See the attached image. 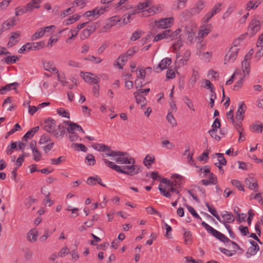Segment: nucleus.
Here are the masks:
<instances>
[{
	"label": "nucleus",
	"instance_id": "f257e3e1",
	"mask_svg": "<svg viewBox=\"0 0 263 263\" xmlns=\"http://www.w3.org/2000/svg\"><path fill=\"white\" fill-rule=\"evenodd\" d=\"M102 156L103 157H105V156L116 157L115 161L118 163L128 164L135 163V159L131 157L126 152L110 151L109 153L103 154Z\"/></svg>",
	"mask_w": 263,
	"mask_h": 263
},
{
	"label": "nucleus",
	"instance_id": "f03ea898",
	"mask_svg": "<svg viewBox=\"0 0 263 263\" xmlns=\"http://www.w3.org/2000/svg\"><path fill=\"white\" fill-rule=\"evenodd\" d=\"M183 33L182 30L178 28L173 32H171L170 30V37L171 40L178 39L172 46V48L174 51H176L183 45Z\"/></svg>",
	"mask_w": 263,
	"mask_h": 263
},
{
	"label": "nucleus",
	"instance_id": "7ed1b4c3",
	"mask_svg": "<svg viewBox=\"0 0 263 263\" xmlns=\"http://www.w3.org/2000/svg\"><path fill=\"white\" fill-rule=\"evenodd\" d=\"M176 185H177V183H175L174 181H172V183H171L169 186H167V190L166 189L162 187L161 184L159 185L158 189L161 194L166 198H171L173 193H175L178 196H181L179 191L175 187Z\"/></svg>",
	"mask_w": 263,
	"mask_h": 263
},
{
	"label": "nucleus",
	"instance_id": "20e7f679",
	"mask_svg": "<svg viewBox=\"0 0 263 263\" xmlns=\"http://www.w3.org/2000/svg\"><path fill=\"white\" fill-rule=\"evenodd\" d=\"M121 20L118 16H114L108 18L106 22L105 25L101 28V32H105L109 30L112 27L117 25L118 23H121Z\"/></svg>",
	"mask_w": 263,
	"mask_h": 263
},
{
	"label": "nucleus",
	"instance_id": "39448f33",
	"mask_svg": "<svg viewBox=\"0 0 263 263\" xmlns=\"http://www.w3.org/2000/svg\"><path fill=\"white\" fill-rule=\"evenodd\" d=\"M220 223H223L225 227L230 226L228 223H231L234 222L235 217L233 214L228 211H223L221 213Z\"/></svg>",
	"mask_w": 263,
	"mask_h": 263
},
{
	"label": "nucleus",
	"instance_id": "423d86ee",
	"mask_svg": "<svg viewBox=\"0 0 263 263\" xmlns=\"http://www.w3.org/2000/svg\"><path fill=\"white\" fill-rule=\"evenodd\" d=\"M108 6H105L101 7H96L92 10L88 11L84 13V15L87 17L93 16L98 18L101 14L108 11Z\"/></svg>",
	"mask_w": 263,
	"mask_h": 263
},
{
	"label": "nucleus",
	"instance_id": "0eeeda50",
	"mask_svg": "<svg viewBox=\"0 0 263 263\" xmlns=\"http://www.w3.org/2000/svg\"><path fill=\"white\" fill-rule=\"evenodd\" d=\"M174 18L173 17L161 18L159 21H155V24L156 27L160 29H167L171 27L173 24Z\"/></svg>",
	"mask_w": 263,
	"mask_h": 263
},
{
	"label": "nucleus",
	"instance_id": "6e6552de",
	"mask_svg": "<svg viewBox=\"0 0 263 263\" xmlns=\"http://www.w3.org/2000/svg\"><path fill=\"white\" fill-rule=\"evenodd\" d=\"M201 225L208 232L211 234L212 236H214L215 238L220 240L221 241L223 240V238H224L225 236L224 234L216 230L204 221L201 222Z\"/></svg>",
	"mask_w": 263,
	"mask_h": 263
},
{
	"label": "nucleus",
	"instance_id": "1a4fd4ad",
	"mask_svg": "<svg viewBox=\"0 0 263 263\" xmlns=\"http://www.w3.org/2000/svg\"><path fill=\"white\" fill-rule=\"evenodd\" d=\"M239 50V48L231 47L225 55L224 64H226L227 63L234 62L237 57Z\"/></svg>",
	"mask_w": 263,
	"mask_h": 263
},
{
	"label": "nucleus",
	"instance_id": "9d476101",
	"mask_svg": "<svg viewBox=\"0 0 263 263\" xmlns=\"http://www.w3.org/2000/svg\"><path fill=\"white\" fill-rule=\"evenodd\" d=\"M56 122L51 118L46 119L44 122V129L47 132L51 133L54 136L55 133Z\"/></svg>",
	"mask_w": 263,
	"mask_h": 263
},
{
	"label": "nucleus",
	"instance_id": "9b49d317",
	"mask_svg": "<svg viewBox=\"0 0 263 263\" xmlns=\"http://www.w3.org/2000/svg\"><path fill=\"white\" fill-rule=\"evenodd\" d=\"M183 37L185 36L187 38L186 43L191 44L194 40L195 31L190 27L185 26L182 30Z\"/></svg>",
	"mask_w": 263,
	"mask_h": 263
},
{
	"label": "nucleus",
	"instance_id": "f8f14e48",
	"mask_svg": "<svg viewBox=\"0 0 263 263\" xmlns=\"http://www.w3.org/2000/svg\"><path fill=\"white\" fill-rule=\"evenodd\" d=\"M261 23L256 18H253L248 27V30L251 35H254L260 29Z\"/></svg>",
	"mask_w": 263,
	"mask_h": 263
},
{
	"label": "nucleus",
	"instance_id": "ddd939ff",
	"mask_svg": "<svg viewBox=\"0 0 263 263\" xmlns=\"http://www.w3.org/2000/svg\"><path fill=\"white\" fill-rule=\"evenodd\" d=\"M205 6L204 2L199 0L197 2L195 6L190 9L189 12L192 15L198 14L204 9Z\"/></svg>",
	"mask_w": 263,
	"mask_h": 263
},
{
	"label": "nucleus",
	"instance_id": "4468645a",
	"mask_svg": "<svg viewBox=\"0 0 263 263\" xmlns=\"http://www.w3.org/2000/svg\"><path fill=\"white\" fill-rule=\"evenodd\" d=\"M245 183L249 189L255 192L258 191V186L255 178L249 177L245 179Z\"/></svg>",
	"mask_w": 263,
	"mask_h": 263
},
{
	"label": "nucleus",
	"instance_id": "2eb2a0df",
	"mask_svg": "<svg viewBox=\"0 0 263 263\" xmlns=\"http://www.w3.org/2000/svg\"><path fill=\"white\" fill-rule=\"evenodd\" d=\"M247 107L243 102L239 104L236 112V118L239 121H242L244 118V114Z\"/></svg>",
	"mask_w": 263,
	"mask_h": 263
},
{
	"label": "nucleus",
	"instance_id": "dca6fc26",
	"mask_svg": "<svg viewBox=\"0 0 263 263\" xmlns=\"http://www.w3.org/2000/svg\"><path fill=\"white\" fill-rule=\"evenodd\" d=\"M44 69L48 71L58 73V70L56 68L54 63L52 61H42Z\"/></svg>",
	"mask_w": 263,
	"mask_h": 263
},
{
	"label": "nucleus",
	"instance_id": "f3484780",
	"mask_svg": "<svg viewBox=\"0 0 263 263\" xmlns=\"http://www.w3.org/2000/svg\"><path fill=\"white\" fill-rule=\"evenodd\" d=\"M130 165H123L120 166L119 172L120 173L126 174L129 176H133L134 172V164H131Z\"/></svg>",
	"mask_w": 263,
	"mask_h": 263
},
{
	"label": "nucleus",
	"instance_id": "a211bd4d",
	"mask_svg": "<svg viewBox=\"0 0 263 263\" xmlns=\"http://www.w3.org/2000/svg\"><path fill=\"white\" fill-rule=\"evenodd\" d=\"M20 35L21 33L19 31L12 32L9 38L7 46L8 47H11L15 45L18 42V40H17V39L20 36Z\"/></svg>",
	"mask_w": 263,
	"mask_h": 263
},
{
	"label": "nucleus",
	"instance_id": "6ab92c4d",
	"mask_svg": "<svg viewBox=\"0 0 263 263\" xmlns=\"http://www.w3.org/2000/svg\"><path fill=\"white\" fill-rule=\"evenodd\" d=\"M42 2V0H32L26 5V6L29 11L32 12L34 9L39 8Z\"/></svg>",
	"mask_w": 263,
	"mask_h": 263
},
{
	"label": "nucleus",
	"instance_id": "aec40b11",
	"mask_svg": "<svg viewBox=\"0 0 263 263\" xmlns=\"http://www.w3.org/2000/svg\"><path fill=\"white\" fill-rule=\"evenodd\" d=\"M212 30L211 24H208L205 27L202 26L199 30V35L203 37L206 36Z\"/></svg>",
	"mask_w": 263,
	"mask_h": 263
},
{
	"label": "nucleus",
	"instance_id": "412c9836",
	"mask_svg": "<svg viewBox=\"0 0 263 263\" xmlns=\"http://www.w3.org/2000/svg\"><path fill=\"white\" fill-rule=\"evenodd\" d=\"M134 96L135 98L136 103L140 104L141 107H143L146 104V98L142 95L137 92H135L134 93Z\"/></svg>",
	"mask_w": 263,
	"mask_h": 263
},
{
	"label": "nucleus",
	"instance_id": "4be33fe9",
	"mask_svg": "<svg viewBox=\"0 0 263 263\" xmlns=\"http://www.w3.org/2000/svg\"><path fill=\"white\" fill-rule=\"evenodd\" d=\"M172 63V60L169 58H165L162 59L158 64V68L161 70H164L167 68Z\"/></svg>",
	"mask_w": 263,
	"mask_h": 263
},
{
	"label": "nucleus",
	"instance_id": "5701e85b",
	"mask_svg": "<svg viewBox=\"0 0 263 263\" xmlns=\"http://www.w3.org/2000/svg\"><path fill=\"white\" fill-rule=\"evenodd\" d=\"M155 161V158L154 155H147L145 158L143 159V162L147 168H149Z\"/></svg>",
	"mask_w": 263,
	"mask_h": 263
},
{
	"label": "nucleus",
	"instance_id": "b1692460",
	"mask_svg": "<svg viewBox=\"0 0 263 263\" xmlns=\"http://www.w3.org/2000/svg\"><path fill=\"white\" fill-rule=\"evenodd\" d=\"M18 86V83L17 82H14L11 84L6 85V86L2 87L0 89V94H4L5 91H9L11 89H16L17 87Z\"/></svg>",
	"mask_w": 263,
	"mask_h": 263
},
{
	"label": "nucleus",
	"instance_id": "393cba45",
	"mask_svg": "<svg viewBox=\"0 0 263 263\" xmlns=\"http://www.w3.org/2000/svg\"><path fill=\"white\" fill-rule=\"evenodd\" d=\"M15 22L16 20L14 17L10 18L3 23L2 24L3 28L5 30L9 29L16 25Z\"/></svg>",
	"mask_w": 263,
	"mask_h": 263
},
{
	"label": "nucleus",
	"instance_id": "a878e982",
	"mask_svg": "<svg viewBox=\"0 0 263 263\" xmlns=\"http://www.w3.org/2000/svg\"><path fill=\"white\" fill-rule=\"evenodd\" d=\"M39 130V126H35L27 132L23 137V140L27 141L28 139H31L34 135Z\"/></svg>",
	"mask_w": 263,
	"mask_h": 263
},
{
	"label": "nucleus",
	"instance_id": "bb28decb",
	"mask_svg": "<svg viewBox=\"0 0 263 263\" xmlns=\"http://www.w3.org/2000/svg\"><path fill=\"white\" fill-rule=\"evenodd\" d=\"M234 212L237 215L236 219L239 222L245 221L247 215L246 214H240V209L238 207L236 206L234 209Z\"/></svg>",
	"mask_w": 263,
	"mask_h": 263
},
{
	"label": "nucleus",
	"instance_id": "cd10ccee",
	"mask_svg": "<svg viewBox=\"0 0 263 263\" xmlns=\"http://www.w3.org/2000/svg\"><path fill=\"white\" fill-rule=\"evenodd\" d=\"M104 163L109 168L114 170L117 172H119L120 166L116 165L114 162H111L107 159L103 158L102 159Z\"/></svg>",
	"mask_w": 263,
	"mask_h": 263
},
{
	"label": "nucleus",
	"instance_id": "c85d7f7f",
	"mask_svg": "<svg viewBox=\"0 0 263 263\" xmlns=\"http://www.w3.org/2000/svg\"><path fill=\"white\" fill-rule=\"evenodd\" d=\"M58 129L60 130V133H59L57 130H55V133H54V136L56 138H59L60 137H63L65 133L66 130L67 129L65 127L64 125L63 124H60L58 126Z\"/></svg>",
	"mask_w": 263,
	"mask_h": 263
},
{
	"label": "nucleus",
	"instance_id": "c756f323",
	"mask_svg": "<svg viewBox=\"0 0 263 263\" xmlns=\"http://www.w3.org/2000/svg\"><path fill=\"white\" fill-rule=\"evenodd\" d=\"M161 8L160 5H156L149 7V8L145 10V11H143V12L149 13V15H154L156 13L161 11L160 8Z\"/></svg>",
	"mask_w": 263,
	"mask_h": 263
},
{
	"label": "nucleus",
	"instance_id": "7c9ffc66",
	"mask_svg": "<svg viewBox=\"0 0 263 263\" xmlns=\"http://www.w3.org/2000/svg\"><path fill=\"white\" fill-rule=\"evenodd\" d=\"M64 123L68 125L67 131L70 134H74V130L77 129V124L70 121H64Z\"/></svg>",
	"mask_w": 263,
	"mask_h": 263
},
{
	"label": "nucleus",
	"instance_id": "2f4dec72",
	"mask_svg": "<svg viewBox=\"0 0 263 263\" xmlns=\"http://www.w3.org/2000/svg\"><path fill=\"white\" fill-rule=\"evenodd\" d=\"M19 58L17 56H7L2 60V62L6 63L7 64H11L16 63Z\"/></svg>",
	"mask_w": 263,
	"mask_h": 263
},
{
	"label": "nucleus",
	"instance_id": "473e14b6",
	"mask_svg": "<svg viewBox=\"0 0 263 263\" xmlns=\"http://www.w3.org/2000/svg\"><path fill=\"white\" fill-rule=\"evenodd\" d=\"M37 235L38 231L36 230L31 229L28 233V240L32 242L36 241Z\"/></svg>",
	"mask_w": 263,
	"mask_h": 263
},
{
	"label": "nucleus",
	"instance_id": "72a5a7b5",
	"mask_svg": "<svg viewBox=\"0 0 263 263\" xmlns=\"http://www.w3.org/2000/svg\"><path fill=\"white\" fill-rule=\"evenodd\" d=\"M182 230L184 231L183 237L185 243L186 245L191 243L192 241V234L191 232L185 230L184 228H183Z\"/></svg>",
	"mask_w": 263,
	"mask_h": 263
},
{
	"label": "nucleus",
	"instance_id": "f704fd0d",
	"mask_svg": "<svg viewBox=\"0 0 263 263\" xmlns=\"http://www.w3.org/2000/svg\"><path fill=\"white\" fill-rule=\"evenodd\" d=\"M28 12L29 11L28 10L26 5L23 7H17L15 9V13L16 16L22 15Z\"/></svg>",
	"mask_w": 263,
	"mask_h": 263
},
{
	"label": "nucleus",
	"instance_id": "c9c22d12",
	"mask_svg": "<svg viewBox=\"0 0 263 263\" xmlns=\"http://www.w3.org/2000/svg\"><path fill=\"white\" fill-rule=\"evenodd\" d=\"M205 205L208 209V210L210 212V213L212 215H213L218 221H220V217L219 215L218 214L216 209L214 207L211 206L209 203L208 202L205 203Z\"/></svg>",
	"mask_w": 263,
	"mask_h": 263
},
{
	"label": "nucleus",
	"instance_id": "e433bc0d",
	"mask_svg": "<svg viewBox=\"0 0 263 263\" xmlns=\"http://www.w3.org/2000/svg\"><path fill=\"white\" fill-rule=\"evenodd\" d=\"M32 50H37L43 49L45 46V42L41 41L37 43H30Z\"/></svg>",
	"mask_w": 263,
	"mask_h": 263
},
{
	"label": "nucleus",
	"instance_id": "4c0bfd02",
	"mask_svg": "<svg viewBox=\"0 0 263 263\" xmlns=\"http://www.w3.org/2000/svg\"><path fill=\"white\" fill-rule=\"evenodd\" d=\"M152 2L151 1H150V0L146 1L143 3H139L137 5V8L138 10H143L144 9L151 7V6H152Z\"/></svg>",
	"mask_w": 263,
	"mask_h": 263
},
{
	"label": "nucleus",
	"instance_id": "58836bf2",
	"mask_svg": "<svg viewBox=\"0 0 263 263\" xmlns=\"http://www.w3.org/2000/svg\"><path fill=\"white\" fill-rule=\"evenodd\" d=\"M128 60V57L126 54H123L120 55L115 63H117V66H118V68L119 69H122L123 68V65H122L119 62V61L120 60L122 62L124 63L125 62L127 61Z\"/></svg>",
	"mask_w": 263,
	"mask_h": 263
},
{
	"label": "nucleus",
	"instance_id": "ea45409f",
	"mask_svg": "<svg viewBox=\"0 0 263 263\" xmlns=\"http://www.w3.org/2000/svg\"><path fill=\"white\" fill-rule=\"evenodd\" d=\"M242 69L244 73V77L246 76V73L248 74L250 72V63L249 61H243L241 63Z\"/></svg>",
	"mask_w": 263,
	"mask_h": 263
},
{
	"label": "nucleus",
	"instance_id": "a19ab883",
	"mask_svg": "<svg viewBox=\"0 0 263 263\" xmlns=\"http://www.w3.org/2000/svg\"><path fill=\"white\" fill-rule=\"evenodd\" d=\"M221 123L220 120L218 118H216L214 120V123L212 125V128L209 131V133H212L214 132H217V128H220Z\"/></svg>",
	"mask_w": 263,
	"mask_h": 263
},
{
	"label": "nucleus",
	"instance_id": "79ce46f5",
	"mask_svg": "<svg viewBox=\"0 0 263 263\" xmlns=\"http://www.w3.org/2000/svg\"><path fill=\"white\" fill-rule=\"evenodd\" d=\"M66 160L65 157L62 156L59 157L57 159L52 158L50 159L51 164L53 165H59L63 162H64Z\"/></svg>",
	"mask_w": 263,
	"mask_h": 263
},
{
	"label": "nucleus",
	"instance_id": "37998d69",
	"mask_svg": "<svg viewBox=\"0 0 263 263\" xmlns=\"http://www.w3.org/2000/svg\"><path fill=\"white\" fill-rule=\"evenodd\" d=\"M218 157V165H226L227 164V160L224 157V154L222 153H215Z\"/></svg>",
	"mask_w": 263,
	"mask_h": 263
},
{
	"label": "nucleus",
	"instance_id": "c03bdc74",
	"mask_svg": "<svg viewBox=\"0 0 263 263\" xmlns=\"http://www.w3.org/2000/svg\"><path fill=\"white\" fill-rule=\"evenodd\" d=\"M44 35L43 28H40L31 36V40L33 41L41 37Z\"/></svg>",
	"mask_w": 263,
	"mask_h": 263
},
{
	"label": "nucleus",
	"instance_id": "a18cd8bd",
	"mask_svg": "<svg viewBox=\"0 0 263 263\" xmlns=\"http://www.w3.org/2000/svg\"><path fill=\"white\" fill-rule=\"evenodd\" d=\"M183 100L190 109L195 111V110L194 107L193 103L192 100L188 97L184 96L183 98Z\"/></svg>",
	"mask_w": 263,
	"mask_h": 263
},
{
	"label": "nucleus",
	"instance_id": "49530a36",
	"mask_svg": "<svg viewBox=\"0 0 263 263\" xmlns=\"http://www.w3.org/2000/svg\"><path fill=\"white\" fill-rule=\"evenodd\" d=\"M80 16L77 14H74L72 16L69 17L65 21L66 25H69L73 23L76 21L79 20Z\"/></svg>",
	"mask_w": 263,
	"mask_h": 263
},
{
	"label": "nucleus",
	"instance_id": "de8ad7c7",
	"mask_svg": "<svg viewBox=\"0 0 263 263\" xmlns=\"http://www.w3.org/2000/svg\"><path fill=\"white\" fill-rule=\"evenodd\" d=\"M185 207L187 208L190 213L195 217L199 219H201V217L197 213L194 208L189 204H185Z\"/></svg>",
	"mask_w": 263,
	"mask_h": 263
},
{
	"label": "nucleus",
	"instance_id": "09e8293b",
	"mask_svg": "<svg viewBox=\"0 0 263 263\" xmlns=\"http://www.w3.org/2000/svg\"><path fill=\"white\" fill-rule=\"evenodd\" d=\"M84 59L86 61H90L95 64L100 63L102 61V60L100 58L96 57L93 55H90L87 58H85Z\"/></svg>",
	"mask_w": 263,
	"mask_h": 263
},
{
	"label": "nucleus",
	"instance_id": "8fccbe9b",
	"mask_svg": "<svg viewBox=\"0 0 263 263\" xmlns=\"http://www.w3.org/2000/svg\"><path fill=\"white\" fill-rule=\"evenodd\" d=\"M85 160L86 162L89 165H93L96 163L95 157L92 154H88Z\"/></svg>",
	"mask_w": 263,
	"mask_h": 263
},
{
	"label": "nucleus",
	"instance_id": "3c124183",
	"mask_svg": "<svg viewBox=\"0 0 263 263\" xmlns=\"http://www.w3.org/2000/svg\"><path fill=\"white\" fill-rule=\"evenodd\" d=\"M161 144L163 147H165L167 149H172L175 147V145L170 142L168 140H163L161 142Z\"/></svg>",
	"mask_w": 263,
	"mask_h": 263
},
{
	"label": "nucleus",
	"instance_id": "603ef678",
	"mask_svg": "<svg viewBox=\"0 0 263 263\" xmlns=\"http://www.w3.org/2000/svg\"><path fill=\"white\" fill-rule=\"evenodd\" d=\"M97 181H98V176H91L88 178L86 183L89 185H95L97 184Z\"/></svg>",
	"mask_w": 263,
	"mask_h": 263
},
{
	"label": "nucleus",
	"instance_id": "864d4df0",
	"mask_svg": "<svg viewBox=\"0 0 263 263\" xmlns=\"http://www.w3.org/2000/svg\"><path fill=\"white\" fill-rule=\"evenodd\" d=\"M204 85L203 87L204 88H206L208 89H210L211 92L212 93H215L214 91L215 88H214L213 85L211 83V82L209 80L205 79L204 80Z\"/></svg>",
	"mask_w": 263,
	"mask_h": 263
},
{
	"label": "nucleus",
	"instance_id": "5fc2aeb1",
	"mask_svg": "<svg viewBox=\"0 0 263 263\" xmlns=\"http://www.w3.org/2000/svg\"><path fill=\"white\" fill-rule=\"evenodd\" d=\"M32 50L31 46L30 43H27L23 45L18 50V52L20 53H23L25 51H29Z\"/></svg>",
	"mask_w": 263,
	"mask_h": 263
},
{
	"label": "nucleus",
	"instance_id": "6e6d98bb",
	"mask_svg": "<svg viewBox=\"0 0 263 263\" xmlns=\"http://www.w3.org/2000/svg\"><path fill=\"white\" fill-rule=\"evenodd\" d=\"M166 119L168 122L172 125L173 126H175L177 125V123L176 120L173 115V114L171 112H168L167 116Z\"/></svg>",
	"mask_w": 263,
	"mask_h": 263
},
{
	"label": "nucleus",
	"instance_id": "4d7b16f0",
	"mask_svg": "<svg viewBox=\"0 0 263 263\" xmlns=\"http://www.w3.org/2000/svg\"><path fill=\"white\" fill-rule=\"evenodd\" d=\"M213 16L214 15L210 11L208 12L202 18L203 25H205L207 24L212 19Z\"/></svg>",
	"mask_w": 263,
	"mask_h": 263
},
{
	"label": "nucleus",
	"instance_id": "13d9d810",
	"mask_svg": "<svg viewBox=\"0 0 263 263\" xmlns=\"http://www.w3.org/2000/svg\"><path fill=\"white\" fill-rule=\"evenodd\" d=\"M146 211L149 214H151V215L156 214V215L159 216L160 217L161 216V214L158 211H157L154 208H153L152 206H149V207L146 208Z\"/></svg>",
	"mask_w": 263,
	"mask_h": 263
},
{
	"label": "nucleus",
	"instance_id": "bf43d9fd",
	"mask_svg": "<svg viewBox=\"0 0 263 263\" xmlns=\"http://www.w3.org/2000/svg\"><path fill=\"white\" fill-rule=\"evenodd\" d=\"M57 112L60 116L67 118L68 119L70 118L69 113L67 112L64 109L62 108L57 109Z\"/></svg>",
	"mask_w": 263,
	"mask_h": 263
},
{
	"label": "nucleus",
	"instance_id": "052dcab7",
	"mask_svg": "<svg viewBox=\"0 0 263 263\" xmlns=\"http://www.w3.org/2000/svg\"><path fill=\"white\" fill-rule=\"evenodd\" d=\"M232 184L235 186L239 191H244V187L241 183L237 180H232Z\"/></svg>",
	"mask_w": 263,
	"mask_h": 263
},
{
	"label": "nucleus",
	"instance_id": "680f3d73",
	"mask_svg": "<svg viewBox=\"0 0 263 263\" xmlns=\"http://www.w3.org/2000/svg\"><path fill=\"white\" fill-rule=\"evenodd\" d=\"M221 10V4L220 3H218L217 4H216V5H215L214 6V7L212 9V10L210 11V12L214 15H215L216 14H217V13H219V12H220Z\"/></svg>",
	"mask_w": 263,
	"mask_h": 263
},
{
	"label": "nucleus",
	"instance_id": "e2e57ef3",
	"mask_svg": "<svg viewBox=\"0 0 263 263\" xmlns=\"http://www.w3.org/2000/svg\"><path fill=\"white\" fill-rule=\"evenodd\" d=\"M257 252L255 250L253 246L250 247L246 253L247 258H250L252 256H254L256 254Z\"/></svg>",
	"mask_w": 263,
	"mask_h": 263
},
{
	"label": "nucleus",
	"instance_id": "0e129e2a",
	"mask_svg": "<svg viewBox=\"0 0 263 263\" xmlns=\"http://www.w3.org/2000/svg\"><path fill=\"white\" fill-rule=\"evenodd\" d=\"M90 75H93V74L89 72H81V76L83 78L84 80L86 82H89L90 81L91 77Z\"/></svg>",
	"mask_w": 263,
	"mask_h": 263
},
{
	"label": "nucleus",
	"instance_id": "69168bd1",
	"mask_svg": "<svg viewBox=\"0 0 263 263\" xmlns=\"http://www.w3.org/2000/svg\"><path fill=\"white\" fill-rule=\"evenodd\" d=\"M33 155V159L36 161H39L41 160V154L40 152L36 149L32 151Z\"/></svg>",
	"mask_w": 263,
	"mask_h": 263
},
{
	"label": "nucleus",
	"instance_id": "338daca9",
	"mask_svg": "<svg viewBox=\"0 0 263 263\" xmlns=\"http://www.w3.org/2000/svg\"><path fill=\"white\" fill-rule=\"evenodd\" d=\"M58 80L63 86H65L68 84L66 78L64 74L59 73L58 74Z\"/></svg>",
	"mask_w": 263,
	"mask_h": 263
},
{
	"label": "nucleus",
	"instance_id": "774afa93",
	"mask_svg": "<svg viewBox=\"0 0 263 263\" xmlns=\"http://www.w3.org/2000/svg\"><path fill=\"white\" fill-rule=\"evenodd\" d=\"M166 77L167 79H172L175 77V71L172 69H169L166 71Z\"/></svg>",
	"mask_w": 263,
	"mask_h": 263
}]
</instances>
